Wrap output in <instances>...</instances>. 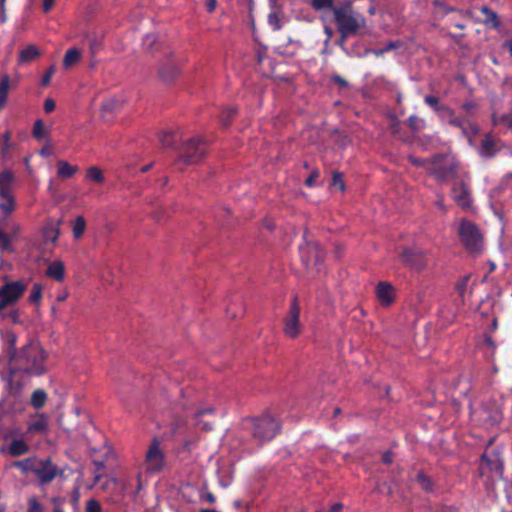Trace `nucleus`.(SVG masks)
<instances>
[{
	"label": "nucleus",
	"mask_w": 512,
	"mask_h": 512,
	"mask_svg": "<svg viewBox=\"0 0 512 512\" xmlns=\"http://www.w3.org/2000/svg\"><path fill=\"white\" fill-rule=\"evenodd\" d=\"M46 358L47 353L34 342H29L19 350L13 348L9 352V373L11 375L22 373L29 376H40L47 371Z\"/></svg>",
	"instance_id": "nucleus-1"
},
{
	"label": "nucleus",
	"mask_w": 512,
	"mask_h": 512,
	"mask_svg": "<svg viewBox=\"0 0 512 512\" xmlns=\"http://www.w3.org/2000/svg\"><path fill=\"white\" fill-rule=\"evenodd\" d=\"M243 429L249 431L258 444H263L272 440L280 432L281 425L269 413H264L259 417L245 419Z\"/></svg>",
	"instance_id": "nucleus-2"
},
{
	"label": "nucleus",
	"mask_w": 512,
	"mask_h": 512,
	"mask_svg": "<svg viewBox=\"0 0 512 512\" xmlns=\"http://www.w3.org/2000/svg\"><path fill=\"white\" fill-rule=\"evenodd\" d=\"M334 19L339 32L357 34L366 24L365 18L350 6L333 7Z\"/></svg>",
	"instance_id": "nucleus-3"
},
{
	"label": "nucleus",
	"mask_w": 512,
	"mask_h": 512,
	"mask_svg": "<svg viewBox=\"0 0 512 512\" xmlns=\"http://www.w3.org/2000/svg\"><path fill=\"white\" fill-rule=\"evenodd\" d=\"M428 172L438 181H447L457 175L459 163L450 154H436L429 158Z\"/></svg>",
	"instance_id": "nucleus-4"
},
{
	"label": "nucleus",
	"mask_w": 512,
	"mask_h": 512,
	"mask_svg": "<svg viewBox=\"0 0 512 512\" xmlns=\"http://www.w3.org/2000/svg\"><path fill=\"white\" fill-rule=\"evenodd\" d=\"M458 234L464 247L473 253H479L483 248V236L476 224L466 219L459 223Z\"/></svg>",
	"instance_id": "nucleus-5"
},
{
	"label": "nucleus",
	"mask_w": 512,
	"mask_h": 512,
	"mask_svg": "<svg viewBox=\"0 0 512 512\" xmlns=\"http://www.w3.org/2000/svg\"><path fill=\"white\" fill-rule=\"evenodd\" d=\"M205 140L195 137L184 142L180 148L178 163L184 165L197 164L205 156Z\"/></svg>",
	"instance_id": "nucleus-6"
},
{
	"label": "nucleus",
	"mask_w": 512,
	"mask_h": 512,
	"mask_svg": "<svg viewBox=\"0 0 512 512\" xmlns=\"http://www.w3.org/2000/svg\"><path fill=\"white\" fill-rule=\"evenodd\" d=\"M26 285L22 281H11L0 287V311L14 305L23 295Z\"/></svg>",
	"instance_id": "nucleus-7"
},
{
	"label": "nucleus",
	"mask_w": 512,
	"mask_h": 512,
	"mask_svg": "<svg viewBox=\"0 0 512 512\" xmlns=\"http://www.w3.org/2000/svg\"><path fill=\"white\" fill-rule=\"evenodd\" d=\"M283 325V332L287 337L294 339L300 335L302 325L298 297H294L290 310L283 320Z\"/></svg>",
	"instance_id": "nucleus-8"
},
{
	"label": "nucleus",
	"mask_w": 512,
	"mask_h": 512,
	"mask_svg": "<svg viewBox=\"0 0 512 512\" xmlns=\"http://www.w3.org/2000/svg\"><path fill=\"white\" fill-rule=\"evenodd\" d=\"M164 461L165 454L160 448V441L158 438H153L145 454L146 472L155 473L162 470Z\"/></svg>",
	"instance_id": "nucleus-9"
},
{
	"label": "nucleus",
	"mask_w": 512,
	"mask_h": 512,
	"mask_svg": "<svg viewBox=\"0 0 512 512\" xmlns=\"http://www.w3.org/2000/svg\"><path fill=\"white\" fill-rule=\"evenodd\" d=\"M492 474L491 481L493 482V476H497L499 479L503 478L504 463L498 451H492L490 454L486 452L481 456V463L479 467L480 475L485 474V469Z\"/></svg>",
	"instance_id": "nucleus-10"
},
{
	"label": "nucleus",
	"mask_w": 512,
	"mask_h": 512,
	"mask_svg": "<svg viewBox=\"0 0 512 512\" xmlns=\"http://www.w3.org/2000/svg\"><path fill=\"white\" fill-rule=\"evenodd\" d=\"M34 473L42 484L50 483L57 475L58 468L50 459L35 458Z\"/></svg>",
	"instance_id": "nucleus-11"
},
{
	"label": "nucleus",
	"mask_w": 512,
	"mask_h": 512,
	"mask_svg": "<svg viewBox=\"0 0 512 512\" xmlns=\"http://www.w3.org/2000/svg\"><path fill=\"white\" fill-rule=\"evenodd\" d=\"M399 255L402 263L412 269L420 271L427 265L425 254L419 249L403 247Z\"/></svg>",
	"instance_id": "nucleus-12"
},
{
	"label": "nucleus",
	"mask_w": 512,
	"mask_h": 512,
	"mask_svg": "<svg viewBox=\"0 0 512 512\" xmlns=\"http://www.w3.org/2000/svg\"><path fill=\"white\" fill-rule=\"evenodd\" d=\"M159 77L166 83H170L180 74V65L171 59V53L167 54V59L159 65Z\"/></svg>",
	"instance_id": "nucleus-13"
},
{
	"label": "nucleus",
	"mask_w": 512,
	"mask_h": 512,
	"mask_svg": "<svg viewBox=\"0 0 512 512\" xmlns=\"http://www.w3.org/2000/svg\"><path fill=\"white\" fill-rule=\"evenodd\" d=\"M301 253L302 261L307 268L310 267L312 261L314 266L320 265L324 258V253L318 244L308 245Z\"/></svg>",
	"instance_id": "nucleus-14"
},
{
	"label": "nucleus",
	"mask_w": 512,
	"mask_h": 512,
	"mask_svg": "<svg viewBox=\"0 0 512 512\" xmlns=\"http://www.w3.org/2000/svg\"><path fill=\"white\" fill-rule=\"evenodd\" d=\"M452 196L462 208L468 209L471 206L470 192L464 182L461 181L452 188Z\"/></svg>",
	"instance_id": "nucleus-15"
},
{
	"label": "nucleus",
	"mask_w": 512,
	"mask_h": 512,
	"mask_svg": "<svg viewBox=\"0 0 512 512\" xmlns=\"http://www.w3.org/2000/svg\"><path fill=\"white\" fill-rule=\"evenodd\" d=\"M394 288L387 282H380L376 288V294L378 300L383 305H390L394 300Z\"/></svg>",
	"instance_id": "nucleus-16"
},
{
	"label": "nucleus",
	"mask_w": 512,
	"mask_h": 512,
	"mask_svg": "<svg viewBox=\"0 0 512 512\" xmlns=\"http://www.w3.org/2000/svg\"><path fill=\"white\" fill-rule=\"evenodd\" d=\"M40 56V51L35 45H28L26 48L19 53V63H28Z\"/></svg>",
	"instance_id": "nucleus-17"
},
{
	"label": "nucleus",
	"mask_w": 512,
	"mask_h": 512,
	"mask_svg": "<svg viewBox=\"0 0 512 512\" xmlns=\"http://www.w3.org/2000/svg\"><path fill=\"white\" fill-rule=\"evenodd\" d=\"M64 271V264L61 261H54L49 265L47 275L56 281H62L64 278Z\"/></svg>",
	"instance_id": "nucleus-18"
},
{
	"label": "nucleus",
	"mask_w": 512,
	"mask_h": 512,
	"mask_svg": "<svg viewBox=\"0 0 512 512\" xmlns=\"http://www.w3.org/2000/svg\"><path fill=\"white\" fill-rule=\"evenodd\" d=\"M421 489L427 493H431L434 490V482L432 479L423 471H419L415 478Z\"/></svg>",
	"instance_id": "nucleus-19"
},
{
	"label": "nucleus",
	"mask_w": 512,
	"mask_h": 512,
	"mask_svg": "<svg viewBox=\"0 0 512 512\" xmlns=\"http://www.w3.org/2000/svg\"><path fill=\"white\" fill-rule=\"evenodd\" d=\"M13 181V175L9 171L0 173V197H7L10 185Z\"/></svg>",
	"instance_id": "nucleus-20"
},
{
	"label": "nucleus",
	"mask_w": 512,
	"mask_h": 512,
	"mask_svg": "<svg viewBox=\"0 0 512 512\" xmlns=\"http://www.w3.org/2000/svg\"><path fill=\"white\" fill-rule=\"evenodd\" d=\"M28 450V445L22 440H13L9 446V453L13 457L24 455Z\"/></svg>",
	"instance_id": "nucleus-21"
},
{
	"label": "nucleus",
	"mask_w": 512,
	"mask_h": 512,
	"mask_svg": "<svg viewBox=\"0 0 512 512\" xmlns=\"http://www.w3.org/2000/svg\"><path fill=\"white\" fill-rule=\"evenodd\" d=\"M57 166H58L57 174L61 178H70L77 171L76 166H71L70 164H68L66 161H63V160L58 161Z\"/></svg>",
	"instance_id": "nucleus-22"
},
{
	"label": "nucleus",
	"mask_w": 512,
	"mask_h": 512,
	"mask_svg": "<svg viewBox=\"0 0 512 512\" xmlns=\"http://www.w3.org/2000/svg\"><path fill=\"white\" fill-rule=\"evenodd\" d=\"M80 56V51L76 48H71L67 50L63 59V66L66 69L70 68L80 60Z\"/></svg>",
	"instance_id": "nucleus-23"
},
{
	"label": "nucleus",
	"mask_w": 512,
	"mask_h": 512,
	"mask_svg": "<svg viewBox=\"0 0 512 512\" xmlns=\"http://www.w3.org/2000/svg\"><path fill=\"white\" fill-rule=\"evenodd\" d=\"M450 123L454 126L460 127L465 135L471 131L473 134L477 133L478 129L475 125L471 124L470 122L460 119V118H453L450 120Z\"/></svg>",
	"instance_id": "nucleus-24"
},
{
	"label": "nucleus",
	"mask_w": 512,
	"mask_h": 512,
	"mask_svg": "<svg viewBox=\"0 0 512 512\" xmlns=\"http://www.w3.org/2000/svg\"><path fill=\"white\" fill-rule=\"evenodd\" d=\"M123 105V102L119 99L112 98L105 101L101 106L102 113H114L118 111Z\"/></svg>",
	"instance_id": "nucleus-25"
},
{
	"label": "nucleus",
	"mask_w": 512,
	"mask_h": 512,
	"mask_svg": "<svg viewBox=\"0 0 512 512\" xmlns=\"http://www.w3.org/2000/svg\"><path fill=\"white\" fill-rule=\"evenodd\" d=\"M10 86V78L4 75L0 80V109L4 107Z\"/></svg>",
	"instance_id": "nucleus-26"
},
{
	"label": "nucleus",
	"mask_w": 512,
	"mask_h": 512,
	"mask_svg": "<svg viewBox=\"0 0 512 512\" xmlns=\"http://www.w3.org/2000/svg\"><path fill=\"white\" fill-rule=\"evenodd\" d=\"M62 220H58L56 224L53 222L50 223L45 230V237L52 242H56L59 235H60V228L59 225L61 224Z\"/></svg>",
	"instance_id": "nucleus-27"
},
{
	"label": "nucleus",
	"mask_w": 512,
	"mask_h": 512,
	"mask_svg": "<svg viewBox=\"0 0 512 512\" xmlns=\"http://www.w3.org/2000/svg\"><path fill=\"white\" fill-rule=\"evenodd\" d=\"M46 399V393L43 390L38 389L35 390L32 394L31 404L34 408L40 409L45 405Z\"/></svg>",
	"instance_id": "nucleus-28"
},
{
	"label": "nucleus",
	"mask_w": 512,
	"mask_h": 512,
	"mask_svg": "<svg viewBox=\"0 0 512 512\" xmlns=\"http://www.w3.org/2000/svg\"><path fill=\"white\" fill-rule=\"evenodd\" d=\"M35 458H26L19 461H14L12 466L19 468L22 472H32L34 468Z\"/></svg>",
	"instance_id": "nucleus-29"
},
{
	"label": "nucleus",
	"mask_w": 512,
	"mask_h": 512,
	"mask_svg": "<svg viewBox=\"0 0 512 512\" xmlns=\"http://www.w3.org/2000/svg\"><path fill=\"white\" fill-rule=\"evenodd\" d=\"M85 228H86V221H85L84 217L78 216L75 219L74 224H73V236L76 239H79L83 235Z\"/></svg>",
	"instance_id": "nucleus-30"
},
{
	"label": "nucleus",
	"mask_w": 512,
	"mask_h": 512,
	"mask_svg": "<svg viewBox=\"0 0 512 512\" xmlns=\"http://www.w3.org/2000/svg\"><path fill=\"white\" fill-rule=\"evenodd\" d=\"M469 279L470 275H465L455 285V291L458 293L463 302L465 293L467 291Z\"/></svg>",
	"instance_id": "nucleus-31"
},
{
	"label": "nucleus",
	"mask_w": 512,
	"mask_h": 512,
	"mask_svg": "<svg viewBox=\"0 0 512 512\" xmlns=\"http://www.w3.org/2000/svg\"><path fill=\"white\" fill-rule=\"evenodd\" d=\"M481 12L486 15V18L484 20L486 24H492L494 28L498 27L499 22L497 14L495 12H493L486 6L481 8Z\"/></svg>",
	"instance_id": "nucleus-32"
},
{
	"label": "nucleus",
	"mask_w": 512,
	"mask_h": 512,
	"mask_svg": "<svg viewBox=\"0 0 512 512\" xmlns=\"http://www.w3.org/2000/svg\"><path fill=\"white\" fill-rule=\"evenodd\" d=\"M159 141L164 147H173L175 143V134L170 131H164L159 135Z\"/></svg>",
	"instance_id": "nucleus-33"
},
{
	"label": "nucleus",
	"mask_w": 512,
	"mask_h": 512,
	"mask_svg": "<svg viewBox=\"0 0 512 512\" xmlns=\"http://www.w3.org/2000/svg\"><path fill=\"white\" fill-rule=\"evenodd\" d=\"M2 198L4 201L0 203V210H2L5 215H9L15 208L14 200L10 194Z\"/></svg>",
	"instance_id": "nucleus-34"
},
{
	"label": "nucleus",
	"mask_w": 512,
	"mask_h": 512,
	"mask_svg": "<svg viewBox=\"0 0 512 512\" xmlns=\"http://www.w3.org/2000/svg\"><path fill=\"white\" fill-rule=\"evenodd\" d=\"M236 114V108H233V107H229V108H226L221 116H220V120H221V123L224 127H227L229 126L230 124V121L231 119L233 118V116Z\"/></svg>",
	"instance_id": "nucleus-35"
},
{
	"label": "nucleus",
	"mask_w": 512,
	"mask_h": 512,
	"mask_svg": "<svg viewBox=\"0 0 512 512\" xmlns=\"http://www.w3.org/2000/svg\"><path fill=\"white\" fill-rule=\"evenodd\" d=\"M42 297V286L35 283L32 287V291L29 297V301L34 304H38Z\"/></svg>",
	"instance_id": "nucleus-36"
},
{
	"label": "nucleus",
	"mask_w": 512,
	"mask_h": 512,
	"mask_svg": "<svg viewBox=\"0 0 512 512\" xmlns=\"http://www.w3.org/2000/svg\"><path fill=\"white\" fill-rule=\"evenodd\" d=\"M87 178L98 183L102 182L104 179L101 170L97 167H90L87 170Z\"/></svg>",
	"instance_id": "nucleus-37"
},
{
	"label": "nucleus",
	"mask_w": 512,
	"mask_h": 512,
	"mask_svg": "<svg viewBox=\"0 0 512 512\" xmlns=\"http://www.w3.org/2000/svg\"><path fill=\"white\" fill-rule=\"evenodd\" d=\"M494 124H503L512 129V112L508 114H504L497 118L495 115L493 116Z\"/></svg>",
	"instance_id": "nucleus-38"
},
{
	"label": "nucleus",
	"mask_w": 512,
	"mask_h": 512,
	"mask_svg": "<svg viewBox=\"0 0 512 512\" xmlns=\"http://www.w3.org/2000/svg\"><path fill=\"white\" fill-rule=\"evenodd\" d=\"M331 184H332V186L338 187L339 190L343 192L345 190L343 174L340 172H337V171L333 172Z\"/></svg>",
	"instance_id": "nucleus-39"
},
{
	"label": "nucleus",
	"mask_w": 512,
	"mask_h": 512,
	"mask_svg": "<svg viewBox=\"0 0 512 512\" xmlns=\"http://www.w3.org/2000/svg\"><path fill=\"white\" fill-rule=\"evenodd\" d=\"M13 376L14 375H11L9 373L8 385H9L10 393L18 394L23 388V383L21 381H13V379H12Z\"/></svg>",
	"instance_id": "nucleus-40"
},
{
	"label": "nucleus",
	"mask_w": 512,
	"mask_h": 512,
	"mask_svg": "<svg viewBox=\"0 0 512 512\" xmlns=\"http://www.w3.org/2000/svg\"><path fill=\"white\" fill-rule=\"evenodd\" d=\"M33 136L40 140L45 136L44 123L42 120H37L33 127Z\"/></svg>",
	"instance_id": "nucleus-41"
},
{
	"label": "nucleus",
	"mask_w": 512,
	"mask_h": 512,
	"mask_svg": "<svg viewBox=\"0 0 512 512\" xmlns=\"http://www.w3.org/2000/svg\"><path fill=\"white\" fill-rule=\"evenodd\" d=\"M334 0H311V5L316 10H321L324 8H332L333 9Z\"/></svg>",
	"instance_id": "nucleus-42"
},
{
	"label": "nucleus",
	"mask_w": 512,
	"mask_h": 512,
	"mask_svg": "<svg viewBox=\"0 0 512 512\" xmlns=\"http://www.w3.org/2000/svg\"><path fill=\"white\" fill-rule=\"evenodd\" d=\"M482 154L486 156H492L494 154V143L490 139H484L482 141Z\"/></svg>",
	"instance_id": "nucleus-43"
},
{
	"label": "nucleus",
	"mask_w": 512,
	"mask_h": 512,
	"mask_svg": "<svg viewBox=\"0 0 512 512\" xmlns=\"http://www.w3.org/2000/svg\"><path fill=\"white\" fill-rule=\"evenodd\" d=\"M0 249L10 251V237L6 234L3 229L0 227Z\"/></svg>",
	"instance_id": "nucleus-44"
},
{
	"label": "nucleus",
	"mask_w": 512,
	"mask_h": 512,
	"mask_svg": "<svg viewBox=\"0 0 512 512\" xmlns=\"http://www.w3.org/2000/svg\"><path fill=\"white\" fill-rule=\"evenodd\" d=\"M268 22H269L270 25L273 26L274 30H279L282 27L281 23H280L279 14L276 11L271 12L268 15Z\"/></svg>",
	"instance_id": "nucleus-45"
},
{
	"label": "nucleus",
	"mask_w": 512,
	"mask_h": 512,
	"mask_svg": "<svg viewBox=\"0 0 512 512\" xmlns=\"http://www.w3.org/2000/svg\"><path fill=\"white\" fill-rule=\"evenodd\" d=\"M408 160L414 166L426 167L427 170H428V167L430 166L429 159H421V158H417V157H415L413 155H409L408 156Z\"/></svg>",
	"instance_id": "nucleus-46"
},
{
	"label": "nucleus",
	"mask_w": 512,
	"mask_h": 512,
	"mask_svg": "<svg viewBox=\"0 0 512 512\" xmlns=\"http://www.w3.org/2000/svg\"><path fill=\"white\" fill-rule=\"evenodd\" d=\"M157 36L154 34H148L144 38L143 45L147 51H152L153 46L157 43Z\"/></svg>",
	"instance_id": "nucleus-47"
},
{
	"label": "nucleus",
	"mask_w": 512,
	"mask_h": 512,
	"mask_svg": "<svg viewBox=\"0 0 512 512\" xmlns=\"http://www.w3.org/2000/svg\"><path fill=\"white\" fill-rule=\"evenodd\" d=\"M86 512H101V505L95 499H90L86 505Z\"/></svg>",
	"instance_id": "nucleus-48"
},
{
	"label": "nucleus",
	"mask_w": 512,
	"mask_h": 512,
	"mask_svg": "<svg viewBox=\"0 0 512 512\" xmlns=\"http://www.w3.org/2000/svg\"><path fill=\"white\" fill-rule=\"evenodd\" d=\"M54 72H55V67L54 66H50L47 69V71L45 72V74L43 75L42 80H41V84L43 86H47L50 83L51 78H52Z\"/></svg>",
	"instance_id": "nucleus-49"
},
{
	"label": "nucleus",
	"mask_w": 512,
	"mask_h": 512,
	"mask_svg": "<svg viewBox=\"0 0 512 512\" xmlns=\"http://www.w3.org/2000/svg\"><path fill=\"white\" fill-rule=\"evenodd\" d=\"M28 512H42V507L35 498L29 499Z\"/></svg>",
	"instance_id": "nucleus-50"
},
{
	"label": "nucleus",
	"mask_w": 512,
	"mask_h": 512,
	"mask_svg": "<svg viewBox=\"0 0 512 512\" xmlns=\"http://www.w3.org/2000/svg\"><path fill=\"white\" fill-rule=\"evenodd\" d=\"M10 138H11L10 132L7 131L3 134V147H2L3 155H5L8 151V149L10 148Z\"/></svg>",
	"instance_id": "nucleus-51"
},
{
	"label": "nucleus",
	"mask_w": 512,
	"mask_h": 512,
	"mask_svg": "<svg viewBox=\"0 0 512 512\" xmlns=\"http://www.w3.org/2000/svg\"><path fill=\"white\" fill-rule=\"evenodd\" d=\"M425 102L431 106L432 108H434L435 110H439L440 107L438 105L439 103V99L435 96H431V95H428L425 97Z\"/></svg>",
	"instance_id": "nucleus-52"
},
{
	"label": "nucleus",
	"mask_w": 512,
	"mask_h": 512,
	"mask_svg": "<svg viewBox=\"0 0 512 512\" xmlns=\"http://www.w3.org/2000/svg\"><path fill=\"white\" fill-rule=\"evenodd\" d=\"M409 126L412 130L416 131L420 128V124L422 123V120L419 119L417 116H411L408 119Z\"/></svg>",
	"instance_id": "nucleus-53"
},
{
	"label": "nucleus",
	"mask_w": 512,
	"mask_h": 512,
	"mask_svg": "<svg viewBox=\"0 0 512 512\" xmlns=\"http://www.w3.org/2000/svg\"><path fill=\"white\" fill-rule=\"evenodd\" d=\"M398 45L396 42H389L388 45L385 47V48H382V49H379V50H373L372 52L376 55V56H379V55H382L384 54L385 52L391 50V49H394L396 48Z\"/></svg>",
	"instance_id": "nucleus-54"
},
{
	"label": "nucleus",
	"mask_w": 512,
	"mask_h": 512,
	"mask_svg": "<svg viewBox=\"0 0 512 512\" xmlns=\"http://www.w3.org/2000/svg\"><path fill=\"white\" fill-rule=\"evenodd\" d=\"M56 107V104H55V101L51 98H47L45 101H44V111L46 113H51Z\"/></svg>",
	"instance_id": "nucleus-55"
},
{
	"label": "nucleus",
	"mask_w": 512,
	"mask_h": 512,
	"mask_svg": "<svg viewBox=\"0 0 512 512\" xmlns=\"http://www.w3.org/2000/svg\"><path fill=\"white\" fill-rule=\"evenodd\" d=\"M433 4L434 6L442 9L444 14L454 11V8L448 7L444 2H441L440 0H434Z\"/></svg>",
	"instance_id": "nucleus-56"
},
{
	"label": "nucleus",
	"mask_w": 512,
	"mask_h": 512,
	"mask_svg": "<svg viewBox=\"0 0 512 512\" xmlns=\"http://www.w3.org/2000/svg\"><path fill=\"white\" fill-rule=\"evenodd\" d=\"M320 173L318 170H313L309 177L306 179L305 184L309 187L313 186L315 180L319 177Z\"/></svg>",
	"instance_id": "nucleus-57"
},
{
	"label": "nucleus",
	"mask_w": 512,
	"mask_h": 512,
	"mask_svg": "<svg viewBox=\"0 0 512 512\" xmlns=\"http://www.w3.org/2000/svg\"><path fill=\"white\" fill-rule=\"evenodd\" d=\"M484 344L491 350L489 357H492L496 348V344L490 336H486Z\"/></svg>",
	"instance_id": "nucleus-58"
},
{
	"label": "nucleus",
	"mask_w": 512,
	"mask_h": 512,
	"mask_svg": "<svg viewBox=\"0 0 512 512\" xmlns=\"http://www.w3.org/2000/svg\"><path fill=\"white\" fill-rule=\"evenodd\" d=\"M477 105L474 102H465L463 109L467 114H472L476 110Z\"/></svg>",
	"instance_id": "nucleus-59"
},
{
	"label": "nucleus",
	"mask_w": 512,
	"mask_h": 512,
	"mask_svg": "<svg viewBox=\"0 0 512 512\" xmlns=\"http://www.w3.org/2000/svg\"><path fill=\"white\" fill-rule=\"evenodd\" d=\"M55 0H43L42 9L44 13H48L53 5Z\"/></svg>",
	"instance_id": "nucleus-60"
},
{
	"label": "nucleus",
	"mask_w": 512,
	"mask_h": 512,
	"mask_svg": "<svg viewBox=\"0 0 512 512\" xmlns=\"http://www.w3.org/2000/svg\"><path fill=\"white\" fill-rule=\"evenodd\" d=\"M201 498L208 502L209 504H213L215 502V496L211 492H206L201 495Z\"/></svg>",
	"instance_id": "nucleus-61"
},
{
	"label": "nucleus",
	"mask_w": 512,
	"mask_h": 512,
	"mask_svg": "<svg viewBox=\"0 0 512 512\" xmlns=\"http://www.w3.org/2000/svg\"><path fill=\"white\" fill-rule=\"evenodd\" d=\"M382 461L385 463V464H391L393 462V454L390 452V451H386L383 455H382Z\"/></svg>",
	"instance_id": "nucleus-62"
},
{
	"label": "nucleus",
	"mask_w": 512,
	"mask_h": 512,
	"mask_svg": "<svg viewBox=\"0 0 512 512\" xmlns=\"http://www.w3.org/2000/svg\"><path fill=\"white\" fill-rule=\"evenodd\" d=\"M217 1L216 0H207L206 7L208 12H213L216 8Z\"/></svg>",
	"instance_id": "nucleus-63"
},
{
	"label": "nucleus",
	"mask_w": 512,
	"mask_h": 512,
	"mask_svg": "<svg viewBox=\"0 0 512 512\" xmlns=\"http://www.w3.org/2000/svg\"><path fill=\"white\" fill-rule=\"evenodd\" d=\"M342 508L343 505L341 503H335L330 507L329 512H341Z\"/></svg>",
	"instance_id": "nucleus-64"
}]
</instances>
